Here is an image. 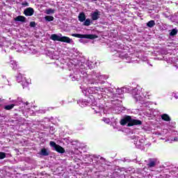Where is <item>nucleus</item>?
Returning <instances> with one entry per match:
<instances>
[{"label": "nucleus", "instance_id": "obj_1", "mask_svg": "<svg viewBox=\"0 0 178 178\" xmlns=\"http://www.w3.org/2000/svg\"><path fill=\"white\" fill-rule=\"evenodd\" d=\"M70 63L72 66H74V76H71V80L72 81H79L80 77L84 79V81L88 82V84H93V86H97V84H104V80L108 79L107 76L102 75L99 72L92 71L89 74H87L86 72V66H84V63L80 61L77 58H74L70 60Z\"/></svg>", "mask_w": 178, "mask_h": 178}, {"label": "nucleus", "instance_id": "obj_2", "mask_svg": "<svg viewBox=\"0 0 178 178\" xmlns=\"http://www.w3.org/2000/svg\"><path fill=\"white\" fill-rule=\"evenodd\" d=\"M82 92L84 95H92V102L95 104L90 103V106L95 111V113H99L101 111H104V105L97 104V99H103L104 102H108V99L105 98V95H104V92H106V88L94 86L83 89Z\"/></svg>", "mask_w": 178, "mask_h": 178}, {"label": "nucleus", "instance_id": "obj_3", "mask_svg": "<svg viewBox=\"0 0 178 178\" xmlns=\"http://www.w3.org/2000/svg\"><path fill=\"white\" fill-rule=\"evenodd\" d=\"M131 95L136 102L145 105V103H144V99L147 98V99H149V97H151V92L145 90L138 86L132 90Z\"/></svg>", "mask_w": 178, "mask_h": 178}, {"label": "nucleus", "instance_id": "obj_4", "mask_svg": "<svg viewBox=\"0 0 178 178\" xmlns=\"http://www.w3.org/2000/svg\"><path fill=\"white\" fill-rule=\"evenodd\" d=\"M159 136H161L162 137H159L160 140H164L165 143H172L177 142L178 141V136L177 131H172V132H168V129H163L159 132Z\"/></svg>", "mask_w": 178, "mask_h": 178}, {"label": "nucleus", "instance_id": "obj_5", "mask_svg": "<svg viewBox=\"0 0 178 178\" xmlns=\"http://www.w3.org/2000/svg\"><path fill=\"white\" fill-rule=\"evenodd\" d=\"M106 88V92L108 91L107 95L104 92V98L107 99V101H111L110 94L114 95V99H120L119 95H122V94H124V92H129V89L126 87H123L121 88L115 89V92L111 88Z\"/></svg>", "mask_w": 178, "mask_h": 178}, {"label": "nucleus", "instance_id": "obj_6", "mask_svg": "<svg viewBox=\"0 0 178 178\" xmlns=\"http://www.w3.org/2000/svg\"><path fill=\"white\" fill-rule=\"evenodd\" d=\"M12 102L13 104L10 105H6L4 106V109L6 111H10L11 109H13L16 105H22V112H30V108L29 106V102L23 103V100H22V98L18 97L16 100H13Z\"/></svg>", "mask_w": 178, "mask_h": 178}, {"label": "nucleus", "instance_id": "obj_7", "mask_svg": "<svg viewBox=\"0 0 178 178\" xmlns=\"http://www.w3.org/2000/svg\"><path fill=\"white\" fill-rule=\"evenodd\" d=\"M110 100H107V102H111L113 105L115 106L114 109L115 113H120L124 111V107L122 106V101L119 99H115V95L110 93L109 95Z\"/></svg>", "mask_w": 178, "mask_h": 178}, {"label": "nucleus", "instance_id": "obj_8", "mask_svg": "<svg viewBox=\"0 0 178 178\" xmlns=\"http://www.w3.org/2000/svg\"><path fill=\"white\" fill-rule=\"evenodd\" d=\"M72 37H76V38H81L79 39V42L81 44H87L88 42V40H84L83 38H86L88 40H95V38H97L98 36L97 35H92V34H79V33H72Z\"/></svg>", "mask_w": 178, "mask_h": 178}, {"label": "nucleus", "instance_id": "obj_9", "mask_svg": "<svg viewBox=\"0 0 178 178\" xmlns=\"http://www.w3.org/2000/svg\"><path fill=\"white\" fill-rule=\"evenodd\" d=\"M92 95H86V97H88L87 99H82L78 100V105H79V106H81V108H84L86 106H90L91 104H95V102L92 101Z\"/></svg>", "mask_w": 178, "mask_h": 178}, {"label": "nucleus", "instance_id": "obj_10", "mask_svg": "<svg viewBox=\"0 0 178 178\" xmlns=\"http://www.w3.org/2000/svg\"><path fill=\"white\" fill-rule=\"evenodd\" d=\"M50 38L52 41H60L61 42H67V44H70L72 41L69 37L63 36L62 34H52Z\"/></svg>", "mask_w": 178, "mask_h": 178}, {"label": "nucleus", "instance_id": "obj_11", "mask_svg": "<svg viewBox=\"0 0 178 178\" xmlns=\"http://www.w3.org/2000/svg\"><path fill=\"white\" fill-rule=\"evenodd\" d=\"M134 143L136 145V148L139 149H143L144 145H145V138L135 137L134 140Z\"/></svg>", "mask_w": 178, "mask_h": 178}, {"label": "nucleus", "instance_id": "obj_12", "mask_svg": "<svg viewBox=\"0 0 178 178\" xmlns=\"http://www.w3.org/2000/svg\"><path fill=\"white\" fill-rule=\"evenodd\" d=\"M17 81L18 83H22V86L23 88H24V87H27L29 86V82H27V80L26 79V76H24L22 74H19L17 76Z\"/></svg>", "mask_w": 178, "mask_h": 178}, {"label": "nucleus", "instance_id": "obj_13", "mask_svg": "<svg viewBox=\"0 0 178 178\" xmlns=\"http://www.w3.org/2000/svg\"><path fill=\"white\" fill-rule=\"evenodd\" d=\"M116 56H119L121 59H125L126 62L130 63L131 62V56H129L125 51H120L116 54Z\"/></svg>", "mask_w": 178, "mask_h": 178}, {"label": "nucleus", "instance_id": "obj_14", "mask_svg": "<svg viewBox=\"0 0 178 178\" xmlns=\"http://www.w3.org/2000/svg\"><path fill=\"white\" fill-rule=\"evenodd\" d=\"M50 146L52 147L55 151L59 152V154H65V149L62 146L57 145L55 142L51 141Z\"/></svg>", "mask_w": 178, "mask_h": 178}, {"label": "nucleus", "instance_id": "obj_15", "mask_svg": "<svg viewBox=\"0 0 178 178\" xmlns=\"http://www.w3.org/2000/svg\"><path fill=\"white\" fill-rule=\"evenodd\" d=\"M166 127L165 130H168V133H172L173 131H176V122L170 121L166 123Z\"/></svg>", "mask_w": 178, "mask_h": 178}, {"label": "nucleus", "instance_id": "obj_16", "mask_svg": "<svg viewBox=\"0 0 178 178\" xmlns=\"http://www.w3.org/2000/svg\"><path fill=\"white\" fill-rule=\"evenodd\" d=\"M127 120H129V123H128L129 127L131 126H140L143 124L141 120L133 119L131 117L127 118Z\"/></svg>", "mask_w": 178, "mask_h": 178}, {"label": "nucleus", "instance_id": "obj_17", "mask_svg": "<svg viewBox=\"0 0 178 178\" xmlns=\"http://www.w3.org/2000/svg\"><path fill=\"white\" fill-rule=\"evenodd\" d=\"M72 145H76V149H75L74 154H76V155H79V154H81L79 149H81L83 148V144H81L79 141H73Z\"/></svg>", "mask_w": 178, "mask_h": 178}, {"label": "nucleus", "instance_id": "obj_18", "mask_svg": "<svg viewBox=\"0 0 178 178\" xmlns=\"http://www.w3.org/2000/svg\"><path fill=\"white\" fill-rule=\"evenodd\" d=\"M161 120H163V122H166V123H168V122H172V118L167 113H163L161 115Z\"/></svg>", "mask_w": 178, "mask_h": 178}, {"label": "nucleus", "instance_id": "obj_19", "mask_svg": "<svg viewBox=\"0 0 178 178\" xmlns=\"http://www.w3.org/2000/svg\"><path fill=\"white\" fill-rule=\"evenodd\" d=\"M24 13L26 16H33V15H34V9L31 8H28L26 10H24Z\"/></svg>", "mask_w": 178, "mask_h": 178}, {"label": "nucleus", "instance_id": "obj_20", "mask_svg": "<svg viewBox=\"0 0 178 178\" xmlns=\"http://www.w3.org/2000/svg\"><path fill=\"white\" fill-rule=\"evenodd\" d=\"M156 165V160L155 159H149L147 164L148 168H154Z\"/></svg>", "mask_w": 178, "mask_h": 178}, {"label": "nucleus", "instance_id": "obj_21", "mask_svg": "<svg viewBox=\"0 0 178 178\" xmlns=\"http://www.w3.org/2000/svg\"><path fill=\"white\" fill-rule=\"evenodd\" d=\"M91 17L92 20H98L99 19V13L98 11L94 12L91 14Z\"/></svg>", "mask_w": 178, "mask_h": 178}, {"label": "nucleus", "instance_id": "obj_22", "mask_svg": "<svg viewBox=\"0 0 178 178\" xmlns=\"http://www.w3.org/2000/svg\"><path fill=\"white\" fill-rule=\"evenodd\" d=\"M79 20L81 22V23H83L86 20V14L84 13H80L78 16Z\"/></svg>", "mask_w": 178, "mask_h": 178}, {"label": "nucleus", "instance_id": "obj_23", "mask_svg": "<svg viewBox=\"0 0 178 178\" xmlns=\"http://www.w3.org/2000/svg\"><path fill=\"white\" fill-rule=\"evenodd\" d=\"M128 118H130V116H126L124 119L121 120L120 124L122 126H124L125 124H127V123H130V120H127Z\"/></svg>", "mask_w": 178, "mask_h": 178}, {"label": "nucleus", "instance_id": "obj_24", "mask_svg": "<svg viewBox=\"0 0 178 178\" xmlns=\"http://www.w3.org/2000/svg\"><path fill=\"white\" fill-rule=\"evenodd\" d=\"M40 154L42 155V156H48L49 155V152L47 150V149L43 148L40 152Z\"/></svg>", "mask_w": 178, "mask_h": 178}, {"label": "nucleus", "instance_id": "obj_25", "mask_svg": "<svg viewBox=\"0 0 178 178\" xmlns=\"http://www.w3.org/2000/svg\"><path fill=\"white\" fill-rule=\"evenodd\" d=\"M15 22H26V17L22 15H19L15 18Z\"/></svg>", "mask_w": 178, "mask_h": 178}, {"label": "nucleus", "instance_id": "obj_26", "mask_svg": "<svg viewBox=\"0 0 178 178\" xmlns=\"http://www.w3.org/2000/svg\"><path fill=\"white\" fill-rule=\"evenodd\" d=\"M146 26L147 27H149V29H152V27H154V26H155V21L154 20H150L149 21L147 24Z\"/></svg>", "mask_w": 178, "mask_h": 178}, {"label": "nucleus", "instance_id": "obj_27", "mask_svg": "<svg viewBox=\"0 0 178 178\" xmlns=\"http://www.w3.org/2000/svg\"><path fill=\"white\" fill-rule=\"evenodd\" d=\"M28 52H29V54H32V55H35V54H37V51L35 49H34V47H30L28 49Z\"/></svg>", "mask_w": 178, "mask_h": 178}, {"label": "nucleus", "instance_id": "obj_28", "mask_svg": "<svg viewBox=\"0 0 178 178\" xmlns=\"http://www.w3.org/2000/svg\"><path fill=\"white\" fill-rule=\"evenodd\" d=\"M10 63L12 65L11 67H13V69L15 70L17 69V63H16V61L10 60Z\"/></svg>", "mask_w": 178, "mask_h": 178}, {"label": "nucleus", "instance_id": "obj_29", "mask_svg": "<svg viewBox=\"0 0 178 178\" xmlns=\"http://www.w3.org/2000/svg\"><path fill=\"white\" fill-rule=\"evenodd\" d=\"M113 120H115V119L113 118H111V120L106 118H102V121L104 122V123H106L107 124H109V123H111V122H113Z\"/></svg>", "mask_w": 178, "mask_h": 178}, {"label": "nucleus", "instance_id": "obj_30", "mask_svg": "<svg viewBox=\"0 0 178 178\" xmlns=\"http://www.w3.org/2000/svg\"><path fill=\"white\" fill-rule=\"evenodd\" d=\"M83 26H86L87 27H88V26L91 25V19H85V22H83Z\"/></svg>", "mask_w": 178, "mask_h": 178}, {"label": "nucleus", "instance_id": "obj_31", "mask_svg": "<svg viewBox=\"0 0 178 178\" xmlns=\"http://www.w3.org/2000/svg\"><path fill=\"white\" fill-rule=\"evenodd\" d=\"M44 19L47 22H54V17L52 16H46L44 17Z\"/></svg>", "mask_w": 178, "mask_h": 178}, {"label": "nucleus", "instance_id": "obj_32", "mask_svg": "<svg viewBox=\"0 0 178 178\" xmlns=\"http://www.w3.org/2000/svg\"><path fill=\"white\" fill-rule=\"evenodd\" d=\"M86 157L88 158V161H89V162H92V161H94V156L92 155L87 154Z\"/></svg>", "mask_w": 178, "mask_h": 178}, {"label": "nucleus", "instance_id": "obj_33", "mask_svg": "<svg viewBox=\"0 0 178 178\" xmlns=\"http://www.w3.org/2000/svg\"><path fill=\"white\" fill-rule=\"evenodd\" d=\"M47 15H51V13H55V10H52V8L47 9L46 10Z\"/></svg>", "mask_w": 178, "mask_h": 178}, {"label": "nucleus", "instance_id": "obj_34", "mask_svg": "<svg viewBox=\"0 0 178 178\" xmlns=\"http://www.w3.org/2000/svg\"><path fill=\"white\" fill-rule=\"evenodd\" d=\"M176 34H177V29H172L170 33V35H176Z\"/></svg>", "mask_w": 178, "mask_h": 178}, {"label": "nucleus", "instance_id": "obj_35", "mask_svg": "<svg viewBox=\"0 0 178 178\" xmlns=\"http://www.w3.org/2000/svg\"><path fill=\"white\" fill-rule=\"evenodd\" d=\"M6 157V154L4 152H0V159H3Z\"/></svg>", "mask_w": 178, "mask_h": 178}, {"label": "nucleus", "instance_id": "obj_36", "mask_svg": "<svg viewBox=\"0 0 178 178\" xmlns=\"http://www.w3.org/2000/svg\"><path fill=\"white\" fill-rule=\"evenodd\" d=\"M156 112H158V111H156V110H152V115L153 116H157L158 113H156Z\"/></svg>", "mask_w": 178, "mask_h": 178}, {"label": "nucleus", "instance_id": "obj_37", "mask_svg": "<svg viewBox=\"0 0 178 178\" xmlns=\"http://www.w3.org/2000/svg\"><path fill=\"white\" fill-rule=\"evenodd\" d=\"M30 27H35V22H30Z\"/></svg>", "mask_w": 178, "mask_h": 178}, {"label": "nucleus", "instance_id": "obj_38", "mask_svg": "<svg viewBox=\"0 0 178 178\" xmlns=\"http://www.w3.org/2000/svg\"><path fill=\"white\" fill-rule=\"evenodd\" d=\"M172 97L175 98V99H178V95L176 93H172Z\"/></svg>", "mask_w": 178, "mask_h": 178}, {"label": "nucleus", "instance_id": "obj_39", "mask_svg": "<svg viewBox=\"0 0 178 178\" xmlns=\"http://www.w3.org/2000/svg\"><path fill=\"white\" fill-rule=\"evenodd\" d=\"M22 6H29V3H27V2L22 3Z\"/></svg>", "mask_w": 178, "mask_h": 178}, {"label": "nucleus", "instance_id": "obj_40", "mask_svg": "<svg viewBox=\"0 0 178 178\" xmlns=\"http://www.w3.org/2000/svg\"><path fill=\"white\" fill-rule=\"evenodd\" d=\"M3 45V43L0 42V47H2Z\"/></svg>", "mask_w": 178, "mask_h": 178}, {"label": "nucleus", "instance_id": "obj_41", "mask_svg": "<svg viewBox=\"0 0 178 178\" xmlns=\"http://www.w3.org/2000/svg\"><path fill=\"white\" fill-rule=\"evenodd\" d=\"M53 59H58V57H54L52 56Z\"/></svg>", "mask_w": 178, "mask_h": 178}, {"label": "nucleus", "instance_id": "obj_42", "mask_svg": "<svg viewBox=\"0 0 178 178\" xmlns=\"http://www.w3.org/2000/svg\"><path fill=\"white\" fill-rule=\"evenodd\" d=\"M56 63H57L58 66H59V63H58V61H57V62H56Z\"/></svg>", "mask_w": 178, "mask_h": 178}, {"label": "nucleus", "instance_id": "obj_43", "mask_svg": "<svg viewBox=\"0 0 178 178\" xmlns=\"http://www.w3.org/2000/svg\"><path fill=\"white\" fill-rule=\"evenodd\" d=\"M10 59H12V57H11V56H10Z\"/></svg>", "mask_w": 178, "mask_h": 178}, {"label": "nucleus", "instance_id": "obj_44", "mask_svg": "<svg viewBox=\"0 0 178 178\" xmlns=\"http://www.w3.org/2000/svg\"><path fill=\"white\" fill-rule=\"evenodd\" d=\"M91 1H97V0H91Z\"/></svg>", "mask_w": 178, "mask_h": 178}, {"label": "nucleus", "instance_id": "obj_45", "mask_svg": "<svg viewBox=\"0 0 178 178\" xmlns=\"http://www.w3.org/2000/svg\"><path fill=\"white\" fill-rule=\"evenodd\" d=\"M115 122L116 123V120H115Z\"/></svg>", "mask_w": 178, "mask_h": 178}, {"label": "nucleus", "instance_id": "obj_46", "mask_svg": "<svg viewBox=\"0 0 178 178\" xmlns=\"http://www.w3.org/2000/svg\"><path fill=\"white\" fill-rule=\"evenodd\" d=\"M114 129H116V127H114Z\"/></svg>", "mask_w": 178, "mask_h": 178}]
</instances>
